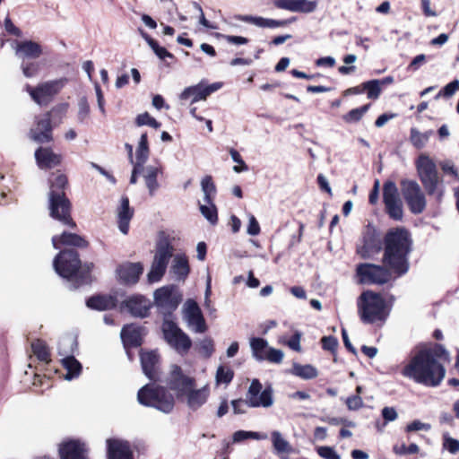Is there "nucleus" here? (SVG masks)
Segmentation results:
<instances>
[{"instance_id":"nucleus-47","label":"nucleus","mask_w":459,"mask_h":459,"mask_svg":"<svg viewBox=\"0 0 459 459\" xmlns=\"http://www.w3.org/2000/svg\"><path fill=\"white\" fill-rule=\"evenodd\" d=\"M369 104L364 105L358 108H353L343 116V120L347 123H355L361 119L363 115L368 110Z\"/></svg>"},{"instance_id":"nucleus-51","label":"nucleus","mask_w":459,"mask_h":459,"mask_svg":"<svg viewBox=\"0 0 459 459\" xmlns=\"http://www.w3.org/2000/svg\"><path fill=\"white\" fill-rule=\"evenodd\" d=\"M90 115V105L86 97L80 98L78 101V120L82 123Z\"/></svg>"},{"instance_id":"nucleus-5","label":"nucleus","mask_w":459,"mask_h":459,"mask_svg":"<svg viewBox=\"0 0 459 459\" xmlns=\"http://www.w3.org/2000/svg\"><path fill=\"white\" fill-rule=\"evenodd\" d=\"M403 375L412 378L417 383L428 385L430 380V346L420 344L417 346L410 363L403 369Z\"/></svg>"},{"instance_id":"nucleus-25","label":"nucleus","mask_w":459,"mask_h":459,"mask_svg":"<svg viewBox=\"0 0 459 459\" xmlns=\"http://www.w3.org/2000/svg\"><path fill=\"white\" fill-rule=\"evenodd\" d=\"M134 215V210L129 206V200L122 196L120 205L117 208V224L119 230L126 235L129 230V223Z\"/></svg>"},{"instance_id":"nucleus-6","label":"nucleus","mask_w":459,"mask_h":459,"mask_svg":"<svg viewBox=\"0 0 459 459\" xmlns=\"http://www.w3.org/2000/svg\"><path fill=\"white\" fill-rule=\"evenodd\" d=\"M174 247L170 237L165 233H160L156 243L153 261L150 272L147 274L150 283L158 282L161 280L166 273L168 264L172 257Z\"/></svg>"},{"instance_id":"nucleus-53","label":"nucleus","mask_w":459,"mask_h":459,"mask_svg":"<svg viewBox=\"0 0 459 459\" xmlns=\"http://www.w3.org/2000/svg\"><path fill=\"white\" fill-rule=\"evenodd\" d=\"M22 74L25 77L30 78L36 76L39 71V65L38 63H22Z\"/></svg>"},{"instance_id":"nucleus-29","label":"nucleus","mask_w":459,"mask_h":459,"mask_svg":"<svg viewBox=\"0 0 459 459\" xmlns=\"http://www.w3.org/2000/svg\"><path fill=\"white\" fill-rule=\"evenodd\" d=\"M162 173V169L160 166H143V178L145 182V186L151 195L159 189L160 184L157 180L158 175Z\"/></svg>"},{"instance_id":"nucleus-34","label":"nucleus","mask_w":459,"mask_h":459,"mask_svg":"<svg viewBox=\"0 0 459 459\" xmlns=\"http://www.w3.org/2000/svg\"><path fill=\"white\" fill-rule=\"evenodd\" d=\"M418 175L428 188L430 186V159L426 153L420 154L415 161Z\"/></svg>"},{"instance_id":"nucleus-19","label":"nucleus","mask_w":459,"mask_h":459,"mask_svg":"<svg viewBox=\"0 0 459 459\" xmlns=\"http://www.w3.org/2000/svg\"><path fill=\"white\" fill-rule=\"evenodd\" d=\"M151 307L150 301L142 295H134L126 299L121 309L126 308L133 316L146 317Z\"/></svg>"},{"instance_id":"nucleus-63","label":"nucleus","mask_w":459,"mask_h":459,"mask_svg":"<svg viewBox=\"0 0 459 459\" xmlns=\"http://www.w3.org/2000/svg\"><path fill=\"white\" fill-rule=\"evenodd\" d=\"M300 339L301 333L299 332H295L292 337L287 342V345L293 351H300Z\"/></svg>"},{"instance_id":"nucleus-58","label":"nucleus","mask_w":459,"mask_h":459,"mask_svg":"<svg viewBox=\"0 0 459 459\" xmlns=\"http://www.w3.org/2000/svg\"><path fill=\"white\" fill-rule=\"evenodd\" d=\"M247 232L250 236H257L260 233V225L255 217L251 213L248 214V225Z\"/></svg>"},{"instance_id":"nucleus-17","label":"nucleus","mask_w":459,"mask_h":459,"mask_svg":"<svg viewBox=\"0 0 459 459\" xmlns=\"http://www.w3.org/2000/svg\"><path fill=\"white\" fill-rule=\"evenodd\" d=\"M223 83L221 82H213L209 85H205L203 82L186 87L179 95L181 100H187L191 99L192 103L198 102L200 100H205L209 95L212 92L217 91L222 87Z\"/></svg>"},{"instance_id":"nucleus-38","label":"nucleus","mask_w":459,"mask_h":459,"mask_svg":"<svg viewBox=\"0 0 459 459\" xmlns=\"http://www.w3.org/2000/svg\"><path fill=\"white\" fill-rule=\"evenodd\" d=\"M62 364L66 369V374L65 376L66 380L75 378L81 374L82 365L74 356H66L64 358L62 359Z\"/></svg>"},{"instance_id":"nucleus-20","label":"nucleus","mask_w":459,"mask_h":459,"mask_svg":"<svg viewBox=\"0 0 459 459\" xmlns=\"http://www.w3.org/2000/svg\"><path fill=\"white\" fill-rule=\"evenodd\" d=\"M381 248V239L377 230L368 226L363 234V246L358 252L363 258H368Z\"/></svg>"},{"instance_id":"nucleus-27","label":"nucleus","mask_w":459,"mask_h":459,"mask_svg":"<svg viewBox=\"0 0 459 459\" xmlns=\"http://www.w3.org/2000/svg\"><path fill=\"white\" fill-rule=\"evenodd\" d=\"M52 245L56 249L60 248L61 246L86 247L88 242L77 234L64 231L60 236L56 235L52 237Z\"/></svg>"},{"instance_id":"nucleus-8","label":"nucleus","mask_w":459,"mask_h":459,"mask_svg":"<svg viewBox=\"0 0 459 459\" xmlns=\"http://www.w3.org/2000/svg\"><path fill=\"white\" fill-rule=\"evenodd\" d=\"M66 83V78H60L43 82L35 87L27 84L25 90L34 102L39 106H46L54 100Z\"/></svg>"},{"instance_id":"nucleus-44","label":"nucleus","mask_w":459,"mask_h":459,"mask_svg":"<svg viewBox=\"0 0 459 459\" xmlns=\"http://www.w3.org/2000/svg\"><path fill=\"white\" fill-rule=\"evenodd\" d=\"M446 369L444 363L432 359V386L439 385L441 380L444 378Z\"/></svg>"},{"instance_id":"nucleus-56","label":"nucleus","mask_w":459,"mask_h":459,"mask_svg":"<svg viewBox=\"0 0 459 459\" xmlns=\"http://www.w3.org/2000/svg\"><path fill=\"white\" fill-rule=\"evenodd\" d=\"M345 403H346L348 409L351 411H357V410L362 408L364 405L363 400L360 397V395H359V394L351 395V396L348 397L346 399Z\"/></svg>"},{"instance_id":"nucleus-41","label":"nucleus","mask_w":459,"mask_h":459,"mask_svg":"<svg viewBox=\"0 0 459 459\" xmlns=\"http://www.w3.org/2000/svg\"><path fill=\"white\" fill-rule=\"evenodd\" d=\"M200 212L212 224H215L217 222V209L213 201H204V204H200Z\"/></svg>"},{"instance_id":"nucleus-23","label":"nucleus","mask_w":459,"mask_h":459,"mask_svg":"<svg viewBox=\"0 0 459 459\" xmlns=\"http://www.w3.org/2000/svg\"><path fill=\"white\" fill-rule=\"evenodd\" d=\"M143 270L140 263H127L118 267L117 275L123 282L134 284L138 281Z\"/></svg>"},{"instance_id":"nucleus-2","label":"nucleus","mask_w":459,"mask_h":459,"mask_svg":"<svg viewBox=\"0 0 459 459\" xmlns=\"http://www.w3.org/2000/svg\"><path fill=\"white\" fill-rule=\"evenodd\" d=\"M167 383L169 388L177 393L178 398L191 411L200 409L210 397L208 385L196 388L195 378L184 375L177 365L171 366Z\"/></svg>"},{"instance_id":"nucleus-13","label":"nucleus","mask_w":459,"mask_h":459,"mask_svg":"<svg viewBox=\"0 0 459 459\" xmlns=\"http://www.w3.org/2000/svg\"><path fill=\"white\" fill-rule=\"evenodd\" d=\"M247 403L250 408H269L273 404V392L268 386L263 389L258 379H253L246 394Z\"/></svg>"},{"instance_id":"nucleus-15","label":"nucleus","mask_w":459,"mask_h":459,"mask_svg":"<svg viewBox=\"0 0 459 459\" xmlns=\"http://www.w3.org/2000/svg\"><path fill=\"white\" fill-rule=\"evenodd\" d=\"M383 200L389 217L394 221H401L403 216V203L394 182L386 181L384 184Z\"/></svg>"},{"instance_id":"nucleus-43","label":"nucleus","mask_w":459,"mask_h":459,"mask_svg":"<svg viewBox=\"0 0 459 459\" xmlns=\"http://www.w3.org/2000/svg\"><path fill=\"white\" fill-rule=\"evenodd\" d=\"M429 139V134L421 133L417 128L411 129L410 141L411 144L417 149H422L426 146Z\"/></svg>"},{"instance_id":"nucleus-24","label":"nucleus","mask_w":459,"mask_h":459,"mask_svg":"<svg viewBox=\"0 0 459 459\" xmlns=\"http://www.w3.org/2000/svg\"><path fill=\"white\" fill-rule=\"evenodd\" d=\"M238 21L253 24L259 28H279L284 27L289 24L290 21H278L274 19L264 18L261 16L253 15H237L235 17Z\"/></svg>"},{"instance_id":"nucleus-60","label":"nucleus","mask_w":459,"mask_h":459,"mask_svg":"<svg viewBox=\"0 0 459 459\" xmlns=\"http://www.w3.org/2000/svg\"><path fill=\"white\" fill-rule=\"evenodd\" d=\"M443 446L451 454L459 452V441L453 437H445Z\"/></svg>"},{"instance_id":"nucleus-21","label":"nucleus","mask_w":459,"mask_h":459,"mask_svg":"<svg viewBox=\"0 0 459 459\" xmlns=\"http://www.w3.org/2000/svg\"><path fill=\"white\" fill-rule=\"evenodd\" d=\"M86 447L79 440L64 441L59 446L61 459H87Z\"/></svg>"},{"instance_id":"nucleus-9","label":"nucleus","mask_w":459,"mask_h":459,"mask_svg":"<svg viewBox=\"0 0 459 459\" xmlns=\"http://www.w3.org/2000/svg\"><path fill=\"white\" fill-rule=\"evenodd\" d=\"M162 333L166 342L180 354H186L192 345L189 336L178 325L165 317L162 324Z\"/></svg>"},{"instance_id":"nucleus-55","label":"nucleus","mask_w":459,"mask_h":459,"mask_svg":"<svg viewBox=\"0 0 459 459\" xmlns=\"http://www.w3.org/2000/svg\"><path fill=\"white\" fill-rule=\"evenodd\" d=\"M459 81L454 80L453 82L446 84L436 96V98H439L443 96L445 98L451 97L456 90H458Z\"/></svg>"},{"instance_id":"nucleus-59","label":"nucleus","mask_w":459,"mask_h":459,"mask_svg":"<svg viewBox=\"0 0 459 459\" xmlns=\"http://www.w3.org/2000/svg\"><path fill=\"white\" fill-rule=\"evenodd\" d=\"M231 405L233 409V412L235 414H245L247 412V409L248 406V403H247V398L245 400L243 399H236L231 401Z\"/></svg>"},{"instance_id":"nucleus-30","label":"nucleus","mask_w":459,"mask_h":459,"mask_svg":"<svg viewBox=\"0 0 459 459\" xmlns=\"http://www.w3.org/2000/svg\"><path fill=\"white\" fill-rule=\"evenodd\" d=\"M15 52L22 58H38L42 54V48L35 41L25 40L17 44Z\"/></svg>"},{"instance_id":"nucleus-31","label":"nucleus","mask_w":459,"mask_h":459,"mask_svg":"<svg viewBox=\"0 0 459 459\" xmlns=\"http://www.w3.org/2000/svg\"><path fill=\"white\" fill-rule=\"evenodd\" d=\"M117 300L112 295H97L90 298L86 305L88 307L96 310H108L117 306Z\"/></svg>"},{"instance_id":"nucleus-11","label":"nucleus","mask_w":459,"mask_h":459,"mask_svg":"<svg viewBox=\"0 0 459 459\" xmlns=\"http://www.w3.org/2000/svg\"><path fill=\"white\" fill-rule=\"evenodd\" d=\"M401 191L411 212L415 214L421 213L427 203L419 184L414 180L403 179L401 181Z\"/></svg>"},{"instance_id":"nucleus-61","label":"nucleus","mask_w":459,"mask_h":459,"mask_svg":"<svg viewBox=\"0 0 459 459\" xmlns=\"http://www.w3.org/2000/svg\"><path fill=\"white\" fill-rule=\"evenodd\" d=\"M440 168L445 174L453 176L455 179L459 178L457 169L450 160H446L440 163Z\"/></svg>"},{"instance_id":"nucleus-22","label":"nucleus","mask_w":459,"mask_h":459,"mask_svg":"<svg viewBox=\"0 0 459 459\" xmlns=\"http://www.w3.org/2000/svg\"><path fill=\"white\" fill-rule=\"evenodd\" d=\"M35 159L40 169H48L60 164L62 157L50 148L40 147L35 152Z\"/></svg>"},{"instance_id":"nucleus-4","label":"nucleus","mask_w":459,"mask_h":459,"mask_svg":"<svg viewBox=\"0 0 459 459\" xmlns=\"http://www.w3.org/2000/svg\"><path fill=\"white\" fill-rule=\"evenodd\" d=\"M357 306L359 318L365 324H383L390 313L385 299L372 290L363 291L357 300Z\"/></svg>"},{"instance_id":"nucleus-14","label":"nucleus","mask_w":459,"mask_h":459,"mask_svg":"<svg viewBox=\"0 0 459 459\" xmlns=\"http://www.w3.org/2000/svg\"><path fill=\"white\" fill-rule=\"evenodd\" d=\"M81 261L78 253L74 250L61 251L53 261V267L63 278H72L79 270Z\"/></svg>"},{"instance_id":"nucleus-32","label":"nucleus","mask_w":459,"mask_h":459,"mask_svg":"<svg viewBox=\"0 0 459 459\" xmlns=\"http://www.w3.org/2000/svg\"><path fill=\"white\" fill-rule=\"evenodd\" d=\"M159 361V356L155 351L141 353V363L143 373L151 379L157 377L156 365Z\"/></svg>"},{"instance_id":"nucleus-37","label":"nucleus","mask_w":459,"mask_h":459,"mask_svg":"<svg viewBox=\"0 0 459 459\" xmlns=\"http://www.w3.org/2000/svg\"><path fill=\"white\" fill-rule=\"evenodd\" d=\"M149 144L147 134H143L140 137L138 146L136 148L135 160H134L133 164L144 166L145 162L149 158Z\"/></svg>"},{"instance_id":"nucleus-45","label":"nucleus","mask_w":459,"mask_h":459,"mask_svg":"<svg viewBox=\"0 0 459 459\" xmlns=\"http://www.w3.org/2000/svg\"><path fill=\"white\" fill-rule=\"evenodd\" d=\"M362 87L364 91H367L368 99L376 100L379 97L381 92L379 80L368 81L362 84Z\"/></svg>"},{"instance_id":"nucleus-10","label":"nucleus","mask_w":459,"mask_h":459,"mask_svg":"<svg viewBox=\"0 0 459 459\" xmlns=\"http://www.w3.org/2000/svg\"><path fill=\"white\" fill-rule=\"evenodd\" d=\"M68 108V104L63 103L55 107L50 112L36 118V125L30 129V138L39 143L52 141V126L50 122L51 113H58L64 116Z\"/></svg>"},{"instance_id":"nucleus-49","label":"nucleus","mask_w":459,"mask_h":459,"mask_svg":"<svg viewBox=\"0 0 459 459\" xmlns=\"http://www.w3.org/2000/svg\"><path fill=\"white\" fill-rule=\"evenodd\" d=\"M317 7L316 1L310 0H296L295 13H310Z\"/></svg>"},{"instance_id":"nucleus-1","label":"nucleus","mask_w":459,"mask_h":459,"mask_svg":"<svg viewBox=\"0 0 459 459\" xmlns=\"http://www.w3.org/2000/svg\"><path fill=\"white\" fill-rule=\"evenodd\" d=\"M411 250L409 232L403 228L389 230L385 237L383 265L369 263L357 265L356 273L362 284L382 285L392 279L405 274L409 270L408 255Z\"/></svg>"},{"instance_id":"nucleus-18","label":"nucleus","mask_w":459,"mask_h":459,"mask_svg":"<svg viewBox=\"0 0 459 459\" xmlns=\"http://www.w3.org/2000/svg\"><path fill=\"white\" fill-rule=\"evenodd\" d=\"M107 443V459H134L130 444L123 439L108 438Z\"/></svg>"},{"instance_id":"nucleus-3","label":"nucleus","mask_w":459,"mask_h":459,"mask_svg":"<svg viewBox=\"0 0 459 459\" xmlns=\"http://www.w3.org/2000/svg\"><path fill=\"white\" fill-rule=\"evenodd\" d=\"M48 209L50 216L65 226L75 228L76 224L71 216V203L64 192L67 178L64 174L55 175L49 180Z\"/></svg>"},{"instance_id":"nucleus-62","label":"nucleus","mask_w":459,"mask_h":459,"mask_svg":"<svg viewBox=\"0 0 459 459\" xmlns=\"http://www.w3.org/2000/svg\"><path fill=\"white\" fill-rule=\"evenodd\" d=\"M273 4L279 9L295 12L296 0H275Z\"/></svg>"},{"instance_id":"nucleus-57","label":"nucleus","mask_w":459,"mask_h":459,"mask_svg":"<svg viewBox=\"0 0 459 459\" xmlns=\"http://www.w3.org/2000/svg\"><path fill=\"white\" fill-rule=\"evenodd\" d=\"M265 360H268L272 363H281L283 359L284 354L281 350H277L274 348H269L267 353L265 354Z\"/></svg>"},{"instance_id":"nucleus-36","label":"nucleus","mask_w":459,"mask_h":459,"mask_svg":"<svg viewBox=\"0 0 459 459\" xmlns=\"http://www.w3.org/2000/svg\"><path fill=\"white\" fill-rule=\"evenodd\" d=\"M290 373L306 380L316 378L318 376V371L314 366L310 364L301 365L296 362L293 363Z\"/></svg>"},{"instance_id":"nucleus-48","label":"nucleus","mask_w":459,"mask_h":459,"mask_svg":"<svg viewBox=\"0 0 459 459\" xmlns=\"http://www.w3.org/2000/svg\"><path fill=\"white\" fill-rule=\"evenodd\" d=\"M135 123L138 126H149L156 129L160 126V123L152 117L148 112L139 114L135 118Z\"/></svg>"},{"instance_id":"nucleus-35","label":"nucleus","mask_w":459,"mask_h":459,"mask_svg":"<svg viewBox=\"0 0 459 459\" xmlns=\"http://www.w3.org/2000/svg\"><path fill=\"white\" fill-rule=\"evenodd\" d=\"M249 343L253 357L259 361L265 360V354L270 348L267 341L260 337H253L250 339Z\"/></svg>"},{"instance_id":"nucleus-16","label":"nucleus","mask_w":459,"mask_h":459,"mask_svg":"<svg viewBox=\"0 0 459 459\" xmlns=\"http://www.w3.org/2000/svg\"><path fill=\"white\" fill-rule=\"evenodd\" d=\"M182 313L183 319L193 332L203 333L207 330L203 313L195 300L187 299L183 306Z\"/></svg>"},{"instance_id":"nucleus-26","label":"nucleus","mask_w":459,"mask_h":459,"mask_svg":"<svg viewBox=\"0 0 459 459\" xmlns=\"http://www.w3.org/2000/svg\"><path fill=\"white\" fill-rule=\"evenodd\" d=\"M172 264L170 266V273L178 281H184L190 272L188 259L183 253L172 254Z\"/></svg>"},{"instance_id":"nucleus-46","label":"nucleus","mask_w":459,"mask_h":459,"mask_svg":"<svg viewBox=\"0 0 459 459\" xmlns=\"http://www.w3.org/2000/svg\"><path fill=\"white\" fill-rule=\"evenodd\" d=\"M442 363H449L450 357L447 351L441 344H432V359Z\"/></svg>"},{"instance_id":"nucleus-40","label":"nucleus","mask_w":459,"mask_h":459,"mask_svg":"<svg viewBox=\"0 0 459 459\" xmlns=\"http://www.w3.org/2000/svg\"><path fill=\"white\" fill-rule=\"evenodd\" d=\"M266 438V434L255 431L238 430L232 435L233 443H239L247 439L263 440Z\"/></svg>"},{"instance_id":"nucleus-7","label":"nucleus","mask_w":459,"mask_h":459,"mask_svg":"<svg viewBox=\"0 0 459 459\" xmlns=\"http://www.w3.org/2000/svg\"><path fill=\"white\" fill-rule=\"evenodd\" d=\"M138 402L144 405L169 413L174 408V397L164 387L155 385H145L137 394Z\"/></svg>"},{"instance_id":"nucleus-52","label":"nucleus","mask_w":459,"mask_h":459,"mask_svg":"<svg viewBox=\"0 0 459 459\" xmlns=\"http://www.w3.org/2000/svg\"><path fill=\"white\" fill-rule=\"evenodd\" d=\"M316 452H317L318 455L324 459H341V456L331 446H317Z\"/></svg>"},{"instance_id":"nucleus-42","label":"nucleus","mask_w":459,"mask_h":459,"mask_svg":"<svg viewBox=\"0 0 459 459\" xmlns=\"http://www.w3.org/2000/svg\"><path fill=\"white\" fill-rule=\"evenodd\" d=\"M204 193V201H213L216 195V186L211 176H205L201 181Z\"/></svg>"},{"instance_id":"nucleus-28","label":"nucleus","mask_w":459,"mask_h":459,"mask_svg":"<svg viewBox=\"0 0 459 459\" xmlns=\"http://www.w3.org/2000/svg\"><path fill=\"white\" fill-rule=\"evenodd\" d=\"M143 328L135 325H125L121 330V339L125 347L139 346L142 343Z\"/></svg>"},{"instance_id":"nucleus-50","label":"nucleus","mask_w":459,"mask_h":459,"mask_svg":"<svg viewBox=\"0 0 459 459\" xmlns=\"http://www.w3.org/2000/svg\"><path fill=\"white\" fill-rule=\"evenodd\" d=\"M233 378V371L230 368H226L220 366L216 372V383L228 385Z\"/></svg>"},{"instance_id":"nucleus-64","label":"nucleus","mask_w":459,"mask_h":459,"mask_svg":"<svg viewBox=\"0 0 459 459\" xmlns=\"http://www.w3.org/2000/svg\"><path fill=\"white\" fill-rule=\"evenodd\" d=\"M382 416L385 423H387L395 420L398 414L394 407H385L382 409Z\"/></svg>"},{"instance_id":"nucleus-54","label":"nucleus","mask_w":459,"mask_h":459,"mask_svg":"<svg viewBox=\"0 0 459 459\" xmlns=\"http://www.w3.org/2000/svg\"><path fill=\"white\" fill-rule=\"evenodd\" d=\"M199 350H200V352L205 358L211 357L214 351L212 340L210 338H205L203 341H201L200 344H199Z\"/></svg>"},{"instance_id":"nucleus-39","label":"nucleus","mask_w":459,"mask_h":459,"mask_svg":"<svg viewBox=\"0 0 459 459\" xmlns=\"http://www.w3.org/2000/svg\"><path fill=\"white\" fill-rule=\"evenodd\" d=\"M31 350L39 360L46 363L49 362V349L45 343V342L39 339L33 341L31 342Z\"/></svg>"},{"instance_id":"nucleus-33","label":"nucleus","mask_w":459,"mask_h":459,"mask_svg":"<svg viewBox=\"0 0 459 459\" xmlns=\"http://www.w3.org/2000/svg\"><path fill=\"white\" fill-rule=\"evenodd\" d=\"M271 438L275 453L281 459H288L289 455L293 451L291 445L282 437L281 433L277 430L272 432Z\"/></svg>"},{"instance_id":"nucleus-12","label":"nucleus","mask_w":459,"mask_h":459,"mask_svg":"<svg viewBox=\"0 0 459 459\" xmlns=\"http://www.w3.org/2000/svg\"><path fill=\"white\" fill-rule=\"evenodd\" d=\"M181 300V294L172 285L163 286L154 292V303L164 316L176 310Z\"/></svg>"}]
</instances>
